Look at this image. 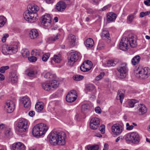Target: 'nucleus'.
<instances>
[{
	"label": "nucleus",
	"instance_id": "6e6552de",
	"mask_svg": "<svg viewBox=\"0 0 150 150\" xmlns=\"http://www.w3.org/2000/svg\"><path fill=\"white\" fill-rule=\"evenodd\" d=\"M4 130L3 137L4 139H8L12 136L13 133L10 128L6 127L3 124H0V131Z\"/></svg>",
	"mask_w": 150,
	"mask_h": 150
},
{
	"label": "nucleus",
	"instance_id": "ddd939ff",
	"mask_svg": "<svg viewBox=\"0 0 150 150\" xmlns=\"http://www.w3.org/2000/svg\"><path fill=\"white\" fill-rule=\"evenodd\" d=\"M112 131L115 134H120L122 131L123 127L122 125L118 124L114 125L111 127Z\"/></svg>",
	"mask_w": 150,
	"mask_h": 150
},
{
	"label": "nucleus",
	"instance_id": "c03bdc74",
	"mask_svg": "<svg viewBox=\"0 0 150 150\" xmlns=\"http://www.w3.org/2000/svg\"><path fill=\"white\" fill-rule=\"evenodd\" d=\"M137 101L135 99H132L129 101V105L131 108L133 107L134 106V104L137 103Z\"/></svg>",
	"mask_w": 150,
	"mask_h": 150
},
{
	"label": "nucleus",
	"instance_id": "4be33fe9",
	"mask_svg": "<svg viewBox=\"0 0 150 150\" xmlns=\"http://www.w3.org/2000/svg\"><path fill=\"white\" fill-rule=\"evenodd\" d=\"M117 17L116 14L111 12L108 13L107 16V19L108 21H114L116 19Z\"/></svg>",
	"mask_w": 150,
	"mask_h": 150
},
{
	"label": "nucleus",
	"instance_id": "58836bf2",
	"mask_svg": "<svg viewBox=\"0 0 150 150\" xmlns=\"http://www.w3.org/2000/svg\"><path fill=\"white\" fill-rule=\"evenodd\" d=\"M6 18L4 16H0V27L3 26L6 21Z\"/></svg>",
	"mask_w": 150,
	"mask_h": 150
},
{
	"label": "nucleus",
	"instance_id": "a18cd8bd",
	"mask_svg": "<svg viewBox=\"0 0 150 150\" xmlns=\"http://www.w3.org/2000/svg\"><path fill=\"white\" fill-rule=\"evenodd\" d=\"M86 67H88V68H90L91 69L92 68V62L89 60L86 61L84 62Z\"/></svg>",
	"mask_w": 150,
	"mask_h": 150
},
{
	"label": "nucleus",
	"instance_id": "c9c22d12",
	"mask_svg": "<svg viewBox=\"0 0 150 150\" xmlns=\"http://www.w3.org/2000/svg\"><path fill=\"white\" fill-rule=\"evenodd\" d=\"M52 88H57L58 86V81L55 80H53L50 81Z\"/></svg>",
	"mask_w": 150,
	"mask_h": 150
},
{
	"label": "nucleus",
	"instance_id": "c85d7f7f",
	"mask_svg": "<svg viewBox=\"0 0 150 150\" xmlns=\"http://www.w3.org/2000/svg\"><path fill=\"white\" fill-rule=\"evenodd\" d=\"M90 107L88 104H84L81 107V111L84 113L88 112L89 111Z\"/></svg>",
	"mask_w": 150,
	"mask_h": 150
},
{
	"label": "nucleus",
	"instance_id": "f257e3e1",
	"mask_svg": "<svg viewBox=\"0 0 150 150\" xmlns=\"http://www.w3.org/2000/svg\"><path fill=\"white\" fill-rule=\"evenodd\" d=\"M48 137L49 138L50 144L53 145H63L66 143V135L63 132L53 130L49 134Z\"/></svg>",
	"mask_w": 150,
	"mask_h": 150
},
{
	"label": "nucleus",
	"instance_id": "2f4dec72",
	"mask_svg": "<svg viewBox=\"0 0 150 150\" xmlns=\"http://www.w3.org/2000/svg\"><path fill=\"white\" fill-rule=\"evenodd\" d=\"M21 53L23 57L25 58L28 57L30 54L29 52L27 49H25L22 50Z\"/></svg>",
	"mask_w": 150,
	"mask_h": 150
},
{
	"label": "nucleus",
	"instance_id": "49530a36",
	"mask_svg": "<svg viewBox=\"0 0 150 150\" xmlns=\"http://www.w3.org/2000/svg\"><path fill=\"white\" fill-rule=\"evenodd\" d=\"M9 68L8 66H2L0 68V72L1 73H4L5 72V70Z\"/></svg>",
	"mask_w": 150,
	"mask_h": 150
},
{
	"label": "nucleus",
	"instance_id": "1a4fd4ad",
	"mask_svg": "<svg viewBox=\"0 0 150 150\" xmlns=\"http://www.w3.org/2000/svg\"><path fill=\"white\" fill-rule=\"evenodd\" d=\"M27 121L24 119H21L18 122L17 130L22 133L26 131L27 128Z\"/></svg>",
	"mask_w": 150,
	"mask_h": 150
},
{
	"label": "nucleus",
	"instance_id": "338daca9",
	"mask_svg": "<svg viewBox=\"0 0 150 150\" xmlns=\"http://www.w3.org/2000/svg\"><path fill=\"white\" fill-rule=\"evenodd\" d=\"M108 147H109V146L108 144H107V143L105 144L104 145V148L105 149H106V150H108Z\"/></svg>",
	"mask_w": 150,
	"mask_h": 150
},
{
	"label": "nucleus",
	"instance_id": "423d86ee",
	"mask_svg": "<svg viewBox=\"0 0 150 150\" xmlns=\"http://www.w3.org/2000/svg\"><path fill=\"white\" fill-rule=\"evenodd\" d=\"M125 139L126 141L131 142L134 144L138 143L140 140L139 134L134 132L128 133L125 136Z\"/></svg>",
	"mask_w": 150,
	"mask_h": 150
},
{
	"label": "nucleus",
	"instance_id": "cd10ccee",
	"mask_svg": "<svg viewBox=\"0 0 150 150\" xmlns=\"http://www.w3.org/2000/svg\"><path fill=\"white\" fill-rule=\"evenodd\" d=\"M72 98L73 101H75L77 97V93L75 90H72L70 91L67 94Z\"/></svg>",
	"mask_w": 150,
	"mask_h": 150
},
{
	"label": "nucleus",
	"instance_id": "13d9d810",
	"mask_svg": "<svg viewBox=\"0 0 150 150\" xmlns=\"http://www.w3.org/2000/svg\"><path fill=\"white\" fill-rule=\"evenodd\" d=\"M86 12L87 13L90 14H93L94 13L93 11L91 8L87 9Z\"/></svg>",
	"mask_w": 150,
	"mask_h": 150
},
{
	"label": "nucleus",
	"instance_id": "b1692460",
	"mask_svg": "<svg viewBox=\"0 0 150 150\" xmlns=\"http://www.w3.org/2000/svg\"><path fill=\"white\" fill-rule=\"evenodd\" d=\"M101 37L103 39L110 40V38L109 32L108 30H103L102 33Z\"/></svg>",
	"mask_w": 150,
	"mask_h": 150
},
{
	"label": "nucleus",
	"instance_id": "9d476101",
	"mask_svg": "<svg viewBox=\"0 0 150 150\" xmlns=\"http://www.w3.org/2000/svg\"><path fill=\"white\" fill-rule=\"evenodd\" d=\"M117 70L120 73V78H124L126 76V73L127 71V64L125 63H122L117 68Z\"/></svg>",
	"mask_w": 150,
	"mask_h": 150
},
{
	"label": "nucleus",
	"instance_id": "864d4df0",
	"mask_svg": "<svg viewBox=\"0 0 150 150\" xmlns=\"http://www.w3.org/2000/svg\"><path fill=\"white\" fill-rule=\"evenodd\" d=\"M29 60L31 62H34L37 60V58L34 56H31L28 57Z\"/></svg>",
	"mask_w": 150,
	"mask_h": 150
},
{
	"label": "nucleus",
	"instance_id": "37998d69",
	"mask_svg": "<svg viewBox=\"0 0 150 150\" xmlns=\"http://www.w3.org/2000/svg\"><path fill=\"white\" fill-rule=\"evenodd\" d=\"M50 54L49 53L44 54L42 57V60L44 62L46 61L50 57Z\"/></svg>",
	"mask_w": 150,
	"mask_h": 150
},
{
	"label": "nucleus",
	"instance_id": "69168bd1",
	"mask_svg": "<svg viewBox=\"0 0 150 150\" xmlns=\"http://www.w3.org/2000/svg\"><path fill=\"white\" fill-rule=\"evenodd\" d=\"M134 126L132 125H129L128 127H127L126 129L128 130H131L133 128Z\"/></svg>",
	"mask_w": 150,
	"mask_h": 150
},
{
	"label": "nucleus",
	"instance_id": "6ab92c4d",
	"mask_svg": "<svg viewBox=\"0 0 150 150\" xmlns=\"http://www.w3.org/2000/svg\"><path fill=\"white\" fill-rule=\"evenodd\" d=\"M67 39L71 46L73 47L75 45L76 38L75 35L72 34H70Z\"/></svg>",
	"mask_w": 150,
	"mask_h": 150
},
{
	"label": "nucleus",
	"instance_id": "ea45409f",
	"mask_svg": "<svg viewBox=\"0 0 150 150\" xmlns=\"http://www.w3.org/2000/svg\"><path fill=\"white\" fill-rule=\"evenodd\" d=\"M59 34H57L56 36L54 35L53 36H51L47 40L49 41H54L59 39L58 36Z\"/></svg>",
	"mask_w": 150,
	"mask_h": 150
},
{
	"label": "nucleus",
	"instance_id": "9b49d317",
	"mask_svg": "<svg viewBox=\"0 0 150 150\" xmlns=\"http://www.w3.org/2000/svg\"><path fill=\"white\" fill-rule=\"evenodd\" d=\"M41 21L42 24L45 26H48L50 24L51 22L50 15L48 14L42 16L41 18Z\"/></svg>",
	"mask_w": 150,
	"mask_h": 150
},
{
	"label": "nucleus",
	"instance_id": "774afa93",
	"mask_svg": "<svg viewBox=\"0 0 150 150\" xmlns=\"http://www.w3.org/2000/svg\"><path fill=\"white\" fill-rule=\"evenodd\" d=\"M6 37L5 35H4V36L2 38L1 40L3 42H6Z\"/></svg>",
	"mask_w": 150,
	"mask_h": 150
},
{
	"label": "nucleus",
	"instance_id": "c756f323",
	"mask_svg": "<svg viewBox=\"0 0 150 150\" xmlns=\"http://www.w3.org/2000/svg\"><path fill=\"white\" fill-rule=\"evenodd\" d=\"M140 57L139 55H136L132 59V62L133 65H136L139 62Z\"/></svg>",
	"mask_w": 150,
	"mask_h": 150
},
{
	"label": "nucleus",
	"instance_id": "dca6fc26",
	"mask_svg": "<svg viewBox=\"0 0 150 150\" xmlns=\"http://www.w3.org/2000/svg\"><path fill=\"white\" fill-rule=\"evenodd\" d=\"M11 150H25V146L22 143L17 142L13 144Z\"/></svg>",
	"mask_w": 150,
	"mask_h": 150
},
{
	"label": "nucleus",
	"instance_id": "603ef678",
	"mask_svg": "<svg viewBox=\"0 0 150 150\" xmlns=\"http://www.w3.org/2000/svg\"><path fill=\"white\" fill-rule=\"evenodd\" d=\"M73 99H72V98L71 97H70V96L67 95L66 96V101L69 103H71L75 101H73Z\"/></svg>",
	"mask_w": 150,
	"mask_h": 150
},
{
	"label": "nucleus",
	"instance_id": "a19ab883",
	"mask_svg": "<svg viewBox=\"0 0 150 150\" xmlns=\"http://www.w3.org/2000/svg\"><path fill=\"white\" fill-rule=\"evenodd\" d=\"M90 122L99 125L100 123V121L98 118L95 117L93 118L91 120Z\"/></svg>",
	"mask_w": 150,
	"mask_h": 150
},
{
	"label": "nucleus",
	"instance_id": "6e6d98bb",
	"mask_svg": "<svg viewBox=\"0 0 150 150\" xmlns=\"http://www.w3.org/2000/svg\"><path fill=\"white\" fill-rule=\"evenodd\" d=\"M95 111L96 113L98 114H100L101 112V110L99 106L96 107L95 108Z\"/></svg>",
	"mask_w": 150,
	"mask_h": 150
},
{
	"label": "nucleus",
	"instance_id": "e2e57ef3",
	"mask_svg": "<svg viewBox=\"0 0 150 150\" xmlns=\"http://www.w3.org/2000/svg\"><path fill=\"white\" fill-rule=\"evenodd\" d=\"M50 77V79H54L56 78V75L55 74H52L51 73Z\"/></svg>",
	"mask_w": 150,
	"mask_h": 150
},
{
	"label": "nucleus",
	"instance_id": "f3484780",
	"mask_svg": "<svg viewBox=\"0 0 150 150\" xmlns=\"http://www.w3.org/2000/svg\"><path fill=\"white\" fill-rule=\"evenodd\" d=\"M21 102L24 107L27 108H30L31 105V102L30 99L27 96L23 97L21 100Z\"/></svg>",
	"mask_w": 150,
	"mask_h": 150
},
{
	"label": "nucleus",
	"instance_id": "aec40b11",
	"mask_svg": "<svg viewBox=\"0 0 150 150\" xmlns=\"http://www.w3.org/2000/svg\"><path fill=\"white\" fill-rule=\"evenodd\" d=\"M138 110L139 113H141V115L146 113L147 111V109L145 106L143 104H139L138 107Z\"/></svg>",
	"mask_w": 150,
	"mask_h": 150
},
{
	"label": "nucleus",
	"instance_id": "e433bc0d",
	"mask_svg": "<svg viewBox=\"0 0 150 150\" xmlns=\"http://www.w3.org/2000/svg\"><path fill=\"white\" fill-rule=\"evenodd\" d=\"M80 68L81 71L84 72L88 71L91 69V68H88V67H86L84 62L82 63Z\"/></svg>",
	"mask_w": 150,
	"mask_h": 150
},
{
	"label": "nucleus",
	"instance_id": "39448f33",
	"mask_svg": "<svg viewBox=\"0 0 150 150\" xmlns=\"http://www.w3.org/2000/svg\"><path fill=\"white\" fill-rule=\"evenodd\" d=\"M136 76L142 79L147 78L150 75V69L148 67L143 68L142 66L138 67Z\"/></svg>",
	"mask_w": 150,
	"mask_h": 150
},
{
	"label": "nucleus",
	"instance_id": "de8ad7c7",
	"mask_svg": "<svg viewBox=\"0 0 150 150\" xmlns=\"http://www.w3.org/2000/svg\"><path fill=\"white\" fill-rule=\"evenodd\" d=\"M99 125H96L95 124H93V123H91L90 122V127L91 129H96Z\"/></svg>",
	"mask_w": 150,
	"mask_h": 150
},
{
	"label": "nucleus",
	"instance_id": "79ce46f5",
	"mask_svg": "<svg viewBox=\"0 0 150 150\" xmlns=\"http://www.w3.org/2000/svg\"><path fill=\"white\" fill-rule=\"evenodd\" d=\"M83 78V76L80 75H76L73 76V79L74 80L80 81Z\"/></svg>",
	"mask_w": 150,
	"mask_h": 150
},
{
	"label": "nucleus",
	"instance_id": "393cba45",
	"mask_svg": "<svg viewBox=\"0 0 150 150\" xmlns=\"http://www.w3.org/2000/svg\"><path fill=\"white\" fill-rule=\"evenodd\" d=\"M43 103L42 102L37 103L35 105V109L38 112H40L43 108Z\"/></svg>",
	"mask_w": 150,
	"mask_h": 150
},
{
	"label": "nucleus",
	"instance_id": "7c9ffc66",
	"mask_svg": "<svg viewBox=\"0 0 150 150\" xmlns=\"http://www.w3.org/2000/svg\"><path fill=\"white\" fill-rule=\"evenodd\" d=\"M99 148L98 144H94L93 145H89L87 146V149L88 150H98Z\"/></svg>",
	"mask_w": 150,
	"mask_h": 150
},
{
	"label": "nucleus",
	"instance_id": "a878e982",
	"mask_svg": "<svg viewBox=\"0 0 150 150\" xmlns=\"http://www.w3.org/2000/svg\"><path fill=\"white\" fill-rule=\"evenodd\" d=\"M124 98V92L122 90H119L116 98L117 100H120V103H122V100Z\"/></svg>",
	"mask_w": 150,
	"mask_h": 150
},
{
	"label": "nucleus",
	"instance_id": "a211bd4d",
	"mask_svg": "<svg viewBox=\"0 0 150 150\" xmlns=\"http://www.w3.org/2000/svg\"><path fill=\"white\" fill-rule=\"evenodd\" d=\"M66 7V5L63 1H59L58 2L56 5L57 9L59 11H62L64 10Z\"/></svg>",
	"mask_w": 150,
	"mask_h": 150
},
{
	"label": "nucleus",
	"instance_id": "3c124183",
	"mask_svg": "<svg viewBox=\"0 0 150 150\" xmlns=\"http://www.w3.org/2000/svg\"><path fill=\"white\" fill-rule=\"evenodd\" d=\"M105 125H101L100 127L99 128V130L101 132L102 134H103L105 133Z\"/></svg>",
	"mask_w": 150,
	"mask_h": 150
},
{
	"label": "nucleus",
	"instance_id": "f704fd0d",
	"mask_svg": "<svg viewBox=\"0 0 150 150\" xmlns=\"http://www.w3.org/2000/svg\"><path fill=\"white\" fill-rule=\"evenodd\" d=\"M117 63V62L112 60L108 61L106 65L108 67L114 66Z\"/></svg>",
	"mask_w": 150,
	"mask_h": 150
},
{
	"label": "nucleus",
	"instance_id": "5701e85b",
	"mask_svg": "<svg viewBox=\"0 0 150 150\" xmlns=\"http://www.w3.org/2000/svg\"><path fill=\"white\" fill-rule=\"evenodd\" d=\"M50 81H46L45 82L42 83V87L45 90L48 91L51 89V86Z\"/></svg>",
	"mask_w": 150,
	"mask_h": 150
},
{
	"label": "nucleus",
	"instance_id": "2eb2a0df",
	"mask_svg": "<svg viewBox=\"0 0 150 150\" xmlns=\"http://www.w3.org/2000/svg\"><path fill=\"white\" fill-rule=\"evenodd\" d=\"M14 105L13 102L11 100H8L4 106L5 108L8 113H11L14 109Z\"/></svg>",
	"mask_w": 150,
	"mask_h": 150
},
{
	"label": "nucleus",
	"instance_id": "4468645a",
	"mask_svg": "<svg viewBox=\"0 0 150 150\" xmlns=\"http://www.w3.org/2000/svg\"><path fill=\"white\" fill-rule=\"evenodd\" d=\"M86 91H87L86 93L90 92L89 94L91 95V97L93 98L96 92L95 86L93 84H89L86 86Z\"/></svg>",
	"mask_w": 150,
	"mask_h": 150
},
{
	"label": "nucleus",
	"instance_id": "bf43d9fd",
	"mask_svg": "<svg viewBox=\"0 0 150 150\" xmlns=\"http://www.w3.org/2000/svg\"><path fill=\"white\" fill-rule=\"evenodd\" d=\"M28 114L30 116L33 117L35 115V112L34 111L31 110L29 112Z\"/></svg>",
	"mask_w": 150,
	"mask_h": 150
},
{
	"label": "nucleus",
	"instance_id": "680f3d73",
	"mask_svg": "<svg viewBox=\"0 0 150 150\" xmlns=\"http://www.w3.org/2000/svg\"><path fill=\"white\" fill-rule=\"evenodd\" d=\"M144 4L147 6H150V0H146L144 2Z\"/></svg>",
	"mask_w": 150,
	"mask_h": 150
},
{
	"label": "nucleus",
	"instance_id": "20e7f679",
	"mask_svg": "<svg viewBox=\"0 0 150 150\" xmlns=\"http://www.w3.org/2000/svg\"><path fill=\"white\" fill-rule=\"evenodd\" d=\"M48 127L45 124L39 123L33 129L32 133L35 137H39L44 134L48 129Z\"/></svg>",
	"mask_w": 150,
	"mask_h": 150
},
{
	"label": "nucleus",
	"instance_id": "f8f14e48",
	"mask_svg": "<svg viewBox=\"0 0 150 150\" xmlns=\"http://www.w3.org/2000/svg\"><path fill=\"white\" fill-rule=\"evenodd\" d=\"M6 48V50L7 51L6 53L4 52V50H2V52L4 54L15 53L18 51V47L16 45H11L10 46L7 45Z\"/></svg>",
	"mask_w": 150,
	"mask_h": 150
},
{
	"label": "nucleus",
	"instance_id": "4c0bfd02",
	"mask_svg": "<svg viewBox=\"0 0 150 150\" xmlns=\"http://www.w3.org/2000/svg\"><path fill=\"white\" fill-rule=\"evenodd\" d=\"M11 76V81L12 83H14L17 82L18 80L17 76L15 73H12Z\"/></svg>",
	"mask_w": 150,
	"mask_h": 150
},
{
	"label": "nucleus",
	"instance_id": "4d7b16f0",
	"mask_svg": "<svg viewBox=\"0 0 150 150\" xmlns=\"http://www.w3.org/2000/svg\"><path fill=\"white\" fill-rule=\"evenodd\" d=\"M111 6V5L110 4H108L106 6H105L103 8H102L100 10V11H104L106 10V9H108Z\"/></svg>",
	"mask_w": 150,
	"mask_h": 150
},
{
	"label": "nucleus",
	"instance_id": "0eeeda50",
	"mask_svg": "<svg viewBox=\"0 0 150 150\" xmlns=\"http://www.w3.org/2000/svg\"><path fill=\"white\" fill-rule=\"evenodd\" d=\"M80 53L77 51L72 52L70 54V56L68 57V64L70 66H72L80 57Z\"/></svg>",
	"mask_w": 150,
	"mask_h": 150
},
{
	"label": "nucleus",
	"instance_id": "bb28decb",
	"mask_svg": "<svg viewBox=\"0 0 150 150\" xmlns=\"http://www.w3.org/2000/svg\"><path fill=\"white\" fill-rule=\"evenodd\" d=\"M85 44L86 47H91L93 45L94 42L92 39L89 38L86 40Z\"/></svg>",
	"mask_w": 150,
	"mask_h": 150
},
{
	"label": "nucleus",
	"instance_id": "09e8293b",
	"mask_svg": "<svg viewBox=\"0 0 150 150\" xmlns=\"http://www.w3.org/2000/svg\"><path fill=\"white\" fill-rule=\"evenodd\" d=\"M150 13V11H146L145 12H141L140 13L139 16L142 18L143 17L147 16Z\"/></svg>",
	"mask_w": 150,
	"mask_h": 150
},
{
	"label": "nucleus",
	"instance_id": "0e129e2a",
	"mask_svg": "<svg viewBox=\"0 0 150 150\" xmlns=\"http://www.w3.org/2000/svg\"><path fill=\"white\" fill-rule=\"evenodd\" d=\"M5 79V77L2 74L0 73V80L1 81Z\"/></svg>",
	"mask_w": 150,
	"mask_h": 150
},
{
	"label": "nucleus",
	"instance_id": "5fc2aeb1",
	"mask_svg": "<svg viewBox=\"0 0 150 150\" xmlns=\"http://www.w3.org/2000/svg\"><path fill=\"white\" fill-rule=\"evenodd\" d=\"M134 18V16L133 15H130L128 17L127 20L130 23L132 21Z\"/></svg>",
	"mask_w": 150,
	"mask_h": 150
},
{
	"label": "nucleus",
	"instance_id": "72a5a7b5",
	"mask_svg": "<svg viewBox=\"0 0 150 150\" xmlns=\"http://www.w3.org/2000/svg\"><path fill=\"white\" fill-rule=\"evenodd\" d=\"M25 73L29 76H33L35 75V72L34 70L30 68L25 71Z\"/></svg>",
	"mask_w": 150,
	"mask_h": 150
},
{
	"label": "nucleus",
	"instance_id": "473e14b6",
	"mask_svg": "<svg viewBox=\"0 0 150 150\" xmlns=\"http://www.w3.org/2000/svg\"><path fill=\"white\" fill-rule=\"evenodd\" d=\"M61 61L60 57L59 56L57 55H54L53 57L51 58V63L53 61H54L56 63H59Z\"/></svg>",
	"mask_w": 150,
	"mask_h": 150
},
{
	"label": "nucleus",
	"instance_id": "f03ea898",
	"mask_svg": "<svg viewBox=\"0 0 150 150\" xmlns=\"http://www.w3.org/2000/svg\"><path fill=\"white\" fill-rule=\"evenodd\" d=\"M29 7V9L25 11L23 14L24 19L30 23H33L37 20L38 14L36 12L39 9L38 6L34 5Z\"/></svg>",
	"mask_w": 150,
	"mask_h": 150
},
{
	"label": "nucleus",
	"instance_id": "7ed1b4c3",
	"mask_svg": "<svg viewBox=\"0 0 150 150\" xmlns=\"http://www.w3.org/2000/svg\"><path fill=\"white\" fill-rule=\"evenodd\" d=\"M129 45L132 48L137 45L135 38L132 35H129L128 38L124 37L122 38L119 45V48L120 50L125 51L129 48Z\"/></svg>",
	"mask_w": 150,
	"mask_h": 150
},
{
	"label": "nucleus",
	"instance_id": "412c9836",
	"mask_svg": "<svg viewBox=\"0 0 150 150\" xmlns=\"http://www.w3.org/2000/svg\"><path fill=\"white\" fill-rule=\"evenodd\" d=\"M38 35V32L35 29H32L29 33V36L31 39L36 38Z\"/></svg>",
	"mask_w": 150,
	"mask_h": 150
},
{
	"label": "nucleus",
	"instance_id": "052dcab7",
	"mask_svg": "<svg viewBox=\"0 0 150 150\" xmlns=\"http://www.w3.org/2000/svg\"><path fill=\"white\" fill-rule=\"evenodd\" d=\"M50 74H51V73L50 72L47 73L44 75L45 78L46 79H50Z\"/></svg>",
	"mask_w": 150,
	"mask_h": 150
},
{
	"label": "nucleus",
	"instance_id": "8fccbe9b",
	"mask_svg": "<svg viewBox=\"0 0 150 150\" xmlns=\"http://www.w3.org/2000/svg\"><path fill=\"white\" fill-rule=\"evenodd\" d=\"M104 73L103 72L101 73L100 74L96 76V80L99 81L104 76Z\"/></svg>",
	"mask_w": 150,
	"mask_h": 150
}]
</instances>
